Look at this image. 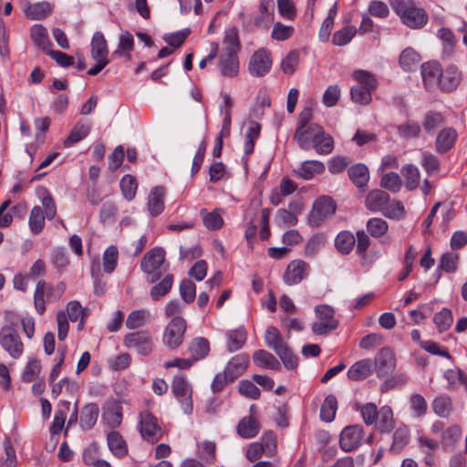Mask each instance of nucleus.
<instances>
[{"label":"nucleus","mask_w":467,"mask_h":467,"mask_svg":"<svg viewBox=\"0 0 467 467\" xmlns=\"http://www.w3.org/2000/svg\"><path fill=\"white\" fill-rule=\"evenodd\" d=\"M452 321L453 318L451 311L448 308H442L433 317V322L437 326L440 332L448 330L451 327Z\"/></svg>","instance_id":"obj_59"},{"label":"nucleus","mask_w":467,"mask_h":467,"mask_svg":"<svg viewBox=\"0 0 467 467\" xmlns=\"http://www.w3.org/2000/svg\"><path fill=\"white\" fill-rule=\"evenodd\" d=\"M247 334L244 328L239 327L227 333V348L234 352L242 348L246 341Z\"/></svg>","instance_id":"obj_38"},{"label":"nucleus","mask_w":467,"mask_h":467,"mask_svg":"<svg viewBox=\"0 0 467 467\" xmlns=\"http://www.w3.org/2000/svg\"><path fill=\"white\" fill-rule=\"evenodd\" d=\"M16 322L10 320L8 325L0 329V344L13 358H19L24 353V344L16 329Z\"/></svg>","instance_id":"obj_6"},{"label":"nucleus","mask_w":467,"mask_h":467,"mask_svg":"<svg viewBox=\"0 0 467 467\" xmlns=\"http://www.w3.org/2000/svg\"><path fill=\"white\" fill-rule=\"evenodd\" d=\"M140 432L141 436L149 441H158L162 433L156 417L150 411L144 410L140 414Z\"/></svg>","instance_id":"obj_14"},{"label":"nucleus","mask_w":467,"mask_h":467,"mask_svg":"<svg viewBox=\"0 0 467 467\" xmlns=\"http://www.w3.org/2000/svg\"><path fill=\"white\" fill-rule=\"evenodd\" d=\"M389 202V195L382 190H373L366 197V207L372 212L384 211L385 206Z\"/></svg>","instance_id":"obj_24"},{"label":"nucleus","mask_w":467,"mask_h":467,"mask_svg":"<svg viewBox=\"0 0 467 467\" xmlns=\"http://www.w3.org/2000/svg\"><path fill=\"white\" fill-rule=\"evenodd\" d=\"M420 62V56L411 47L405 48L400 56V65L407 72L416 70Z\"/></svg>","instance_id":"obj_33"},{"label":"nucleus","mask_w":467,"mask_h":467,"mask_svg":"<svg viewBox=\"0 0 467 467\" xmlns=\"http://www.w3.org/2000/svg\"><path fill=\"white\" fill-rule=\"evenodd\" d=\"M240 43L238 32L235 27L228 28L223 38V48L220 56L218 67L223 77L234 78L239 69L237 51Z\"/></svg>","instance_id":"obj_1"},{"label":"nucleus","mask_w":467,"mask_h":467,"mask_svg":"<svg viewBox=\"0 0 467 467\" xmlns=\"http://www.w3.org/2000/svg\"><path fill=\"white\" fill-rule=\"evenodd\" d=\"M313 117L312 113V104L309 106H306L301 112L299 113L298 119H297V126L294 133V138H298L301 140V136L303 134V129L307 127L309 124H311Z\"/></svg>","instance_id":"obj_56"},{"label":"nucleus","mask_w":467,"mask_h":467,"mask_svg":"<svg viewBox=\"0 0 467 467\" xmlns=\"http://www.w3.org/2000/svg\"><path fill=\"white\" fill-rule=\"evenodd\" d=\"M421 129L415 121H407L398 127L399 135L406 140L418 138Z\"/></svg>","instance_id":"obj_63"},{"label":"nucleus","mask_w":467,"mask_h":467,"mask_svg":"<svg viewBox=\"0 0 467 467\" xmlns=\"http://www.w3.org/2000/svg\"><path fill=\"white\" fill-rule=\"evenodd\" d=\"M337 410V401L334 395L326 397L320 408V418L322 420L331 422L335 419Z\"/></svg>","instance_id":"obj_47"},{"label":"nucleus","mask_w":467,"mask_h":467,"mask_svg":"<svg viewBox=\"0 0 467 467\" xmlns=\"http://www.w3.org/2000/svg\"><path fill=\"white\" fill-rule=\"evenodd\" d=\"M149 318V312L147 310H135L132 311L127 317L126 327L129 329H134L142 327Z\"/></svg>","instance_id":"obj_61"},{"label":"nucleus","mask_w":467,"mask_h":467,"mask_svg":"<svg viewBox=\"0 0 467 467\" xmlns=\"http://www.w3.org/2000/svg\"><path fill=\"white\" fill-rule=\"evenodd\" d=\"M271 66L270 53L266 49H259L250 58L249 71L253 76L262 77L270 70Z\"/></svg>","instance_id":"obj_16"},{"label":"nucleus","mask_w":467,"mask_h":467,"mask_svg":"<svg viewBox=\"0 0 467 467\" xmlns=\"http://www.w3.org/2000/svg\"><path fill=\"white\" fill-rule=\"evenodd\" d=\"M382 213L389 219L400 220L405 216V209L400 201H393L385 206Z\"/></svg>","instance_id":"obj_64"},{"label":"nucleus","mask_w":467,"mask_h":467,"mask_svg":"<svg viewBox=\"0 0 467 467\" xmlns=\"http://www.w3.org/2000/svg\"><path fill=\"white\" fill-rule=\"evenodd\" d=\"M445 123V119L441 112L429 111L422 119L423 130L428 134H433L437 128Z\"/></svg>","instance_id":"obj_42"},{"label":"nucleus","mask_w":467,"mask_h":467,"mask_svg":"<svg viewBox=\"0 0 467 467\" xmlns=\"http://www.w3.org/2000/svg\"><path fill=\"white\" fill-rule=\"evenodd\" d=\"M124 345L129 348H134L142 356L150 355L153 348L152 338L147 331H137L126 335Z\"/></svg>","instance_id":"obj_13"},{"label":"nucleus","mask_w":467,"mask_h":467,"mask_svg":"<svg viewBox=\"0 0 467 467\" xmlns=\"http://www.w3.org/2000/svg\"><path fill=\"white\" fill-rule=\"evenodd\" d=\"M165 189L161 186L154 187L149 195L148 209L152 216L159 215L164 208L163 197Z\"/></svg>","instance_id":"obj_28"},{"label":"nucleus","mask_w":467,"mask_h":467,"mask_svg":"<svg viewBox=\"0 0 467 467\" xmlns=\"http://www.w3.org/2000/svg\"><path fill=\"white\" fill-rule=\"evenodd\" d=\"M374 423H376L377 429L380 432H390L395 427L391 408L389 406L381 407L379 410V413Z\"/></svg>","instance_id":"obj_26"},{"label":"nucleus","mask_w":467,"mask_h":467,"mask_svg":"<svg viewBox=\"0 0 467 467\" xmlns=\"http://www.w3.org/2000/svg\"><path fill=\"white\" fill-rule=\"evenodd\" d=\"M326 237L323 234L312 235L305 245V254L306 256L316 255L325 245Z\"/></svg>","instance_id":"obj_53"},{"label":"nucleus","mask_w":467,"mask_h":467,"mask_svg":"<svg viewBox=\"0 0 467 467\" xmlns=\"http://www.w3.org/2000/svg\"><path fill=\"white\" fill-rule=\"evenodd\" d=\"M402 185L400 175L396 172L381 173L380 186L391 192H398Z\"/></svg>","instance_id":"obj_50"},{"label":"nucleus","mask_w":467,"mask_h":467,"mask_svg":"<svg viewBox=\"0 0 467 467\" xmlns=\"http://www.w3.org/2000/svg\"><path fill=\"white\" fill-rule=\"evenodd\" d=\"M259 429V423L253 417H244L237 425V433L242 438L250 439L257 435Z\"/></svg>","instance_id":"obj_36"},{"label":"nucleus","mask_w":467,"mask_h":467,"mask_svg":"<svg viewBox=\"0 0 467 467\" xmlns=\"http://www.w3.org/2000/svg\"><path fill=\"white\" fill-rule=\"evenodd\" d=\"M309 265L303 260L290 262L285 271L283 280L287 285H294L300 283L308 275Z\"/></svg>","instance_id":"obj_15"},{"label":"nucleus","mask_w":467,"mask_h":467,"mask_svg":"<svg viewBox=\"0 0 467 467\" xmlns=\"http://www.w3.org/2000/svg\"><path fill=\"white\" fill-rule=\"evenodd\" d=\"M401 174L405 179V187L409 191L415 190L420 184V171L412 165L407 164L401 169Z\"/></svg>","instance_id":"obj_44"},{"label":"nucleus","mask_w":467,"mask_h":467,"mask_svg":"<svg viewBox=\"0 0 467 467\" xmlns=\"http://www.w3.org/2000/svg\"><path fill=\"white\" fill-rule=\"evenodd\" d=\"M316 127H321L317 123H311L307 127L303 129V134L301 136V140L298 138H294V140H296L298 144V146L305 150H307L311 148V145L313 144V140H316V135L314 132V130Z\"/></svg>","instance_id":"obj_55"},{"label":"nucleus","mask_w":467,"mask_h":467,"mask_svg":"<svg viewBox=\"0 0 467 467\" xmlns=\"http://www.w3.org/2000/svg\"><path fill=\"white\" fill-rule=\"evenodd\" d=\"M461 81V72L455 67H448L441 72L439 86L442 91L451 92L457 88Z\"/></svg>","instance_id":"obj_23"},{"label":"nucleus","mask_w":467,"mask_h":467,"mask_svg":"<svg viewBox=\"0 0 467 467\" xmlns=\"http://www.w3.org/2000/svg\"><path fill=\"white\" fill-rule=\"evenodd\" d=\"M357 30L354 26H345L334 33L332 43L337 47H343L348 44L356 35Z\"/></svg>","instance_id":"obj_57"},{"label":"nucleus","mask_w":467,"mask_h":467,"mask_svg":"<svg viewBox=\"0 0 467 467\" xmlns=\"http://www.w3.org/2000/svg\"><path fill=\"white\" fill-rule=\"evenodd\" d=\"M441 72V67L437 62H428L421 65L422 80L428 90H433L439 86Z\"/></svg>","instance_id":"obj_18"},{"label":"nucleus","mask_w":467,"mask_h":467,"mask_svg":"<svg viewBox=\"0 0 467 467\" xmlns=\"http://www.w3.org/2000/svg\"><path fill=\"white\" fill-rule=\"evenodd\" d=\"M372 367L373 363L369 358L358 360L348 368L347 376L350 380H363L371 374Z\"/></svg>","instance_id":"obj_22"},{"label":"nucleus","mask_w":467,"mask_h":467,"mask_svg":"<svg viewBox=\"0 0 467 467\" xmlns=\"http://www.w3.org/2000/svg\"><path fill=\"white\" fill-rule=\"evenodd\" d=\"M121 406L117 402H109L105 408L102 419L111 428H116L122 421Z\"/></svg>","instance_id":"obj_32"},{"label":"nucleus","mask_w":467,"mask_h":467,"mask_svg":"<svg viewBox=\"0 0 467 467\" xmlns=\"http://www.w3.org/2000/svg\"><path fill=\"white\" fill-rule=\"evenodd\" d=\"M374 367L379 378H385L392 374L396 368L394 351L389 347L380 348L375 356Z\"/></svg>","instance_id":"obj_12"},{"label":"nucleus","mask_w":467,"mask_h":467,"mask_svg":"<svg viewBox=\"0 0 467 467\" xmlns=\"http://www.w3.org/2000/svg\"><path fill=\"white\" fill-rule=\"evenodd\" d=\"M392 9L400 16L402 23L412 29L423 27L428 22L426 11L412 0H390Z\"/></svg>","instance_id":"obj_2"},{"label":"nucleus","mask_w":467,"mask_h":467,"mask_svg":"<svg viewBox=\"0 0 467 467\" xmlns=\"http://www.w3.org/2000/svg\"><path fill=\"white\" fill-rule=\"evenodd\" d=\"M388 229V223L381 218H371L367 222V230L374 238L384 236Z\"/></svg>","instance_id":"obj_51"},{"label":"nucleus","mask_w":467,"mask_h":467,"mask_svg":"<svg viewBox=\"0 0 467 467\" xmlns=\"http://www.w3.org/2000/svg\"><path fill=\"white\" fill-rule=\"evenodd\" d=\"M410 441V430L407 426H400L393 434V442L390 451L394 453L400 452Z\"/></svg>","instance_id":"obj_46"},{"label":"nucleus","mask_w":467,"mask_h":467,"mask_svg":"<svg viewBox=\"0 0 467 467\" xmlns=\"http://www.w3.org/2000/svg\"><path fill=\"white\" fill-rule=\"evenodd\" d=\"M107 41L101 32H96L91 40V57L93 59L108 60Z\"/></svg>","instance_id":"obj_31"},{"label":"nucleus","mask_w":467,"mask_h":467,"mask_svg":"<svg viewBox=\"0 0 467 467\" xmlns=\"http://www.w3.org/2000/svg\"><path fill=\"white\" fill-rule=\"evenodd\" d=\"M186 321L182 317H173L165 327L162 342L171 350L178 348L183 342Z\"/></svg>","instance_id":"obj_9"},{"label":"nucleus","mask_w":467,"mask_h":467,"mask_svg":"<svg viewBox=\"0 0 467 467\" xmlns=\"http://www.w3.org/2000/svg\"><path fill=\"white\" fill-rule=\"evenodd\" d=\"M324 170L325 165L323 162L318 161H306L297 168L296 172L301 178L310 180L316 174L323 172Z\"/></svg>","instance_id":"obj_35"},{"label":"nucleus","mask_w":467,"mask_h":467,"mask_svg":"<svg viewBox=\"0 0 467 467\" xmlns=\"http://www.w3.org/2000/svg\"><path fill=\"white\" fill-rule=\"evenodd\" d=\"M253 360L255 365L263 368L279 370L280 363L277 358L265 349L256 350L253 354Z\"/></svg>","instance_id":"obj_27"},{"label":"nucleus","mask_w":467,"mask_h":467,"mask_svg":"<svg viewBox=\"0 0 467 467\" xmlns=\"http://www.w3.org/2000/svg\"><path fill=\"white\" fill-rule=\"evenodd\" d=\"M107 442L109 451L118 458L128 454V446L123 437L115 431L108 433Z\"/></svg>","instance_id":"obj_25"},{"label":"nucleus","mask_w":467,"mask_h":467,"mask_svg":"<svg viewBox=\"0 0 467 467\" xmlns=\"http://www.w3.org/2000/svg\"><path fill=\"white\" fill-rule=\"evenodd\" d=\"M314 132L316 140H313L311 147H313L318 154L327 155L331 153L334 149V140L331 135L327 133L323 127H316Z\"/></svg>","instance_id":"obj_19"},{"label":"nucleus","mask_w":467,"mask_h":467,"mask_svg":"<svg viewBox=\"0 0 467 467\" xmlns=\"http://www.w3.org/2000/svg\"><path fill=\"white\" fill-rule=\"evenodd\" d=\"M119 252L116 246H109L103 254V268L106 273H112L117 265Z\"/></svg>","instance_id":"obj_62"},{"label":"nucleus","mask_w":467,"mask_h":467,"mask_svg":"<svg viewBox=\"0 0 467 467\" xmlns=\"http://www.w3.org/2000/svg\"><path fill=\"white\" fill-rule=\"evenodd\" d=\"M223 213V210L215 209L212 212H207L202 209L200 212V214L202 219V223L204 226L209 230H218L221 229L223 225V219L222 214Z\"/></svg>","instance_id":"obj_34"},{"label":"nucleus","mask_w":467,"mask_h":467,"mask_svg":"<svg viewBox=\"0 0 467 467\" xmlns=\"http://www.w3.org/2000/svg\"><path fill=\"white\" fill-rule=\"evenodd\" d=\"M248 363L249 357L245 354H239L232 358L223 371L228 375L230 381H234L246 370Z\"/></svg>","instance_id":"obj_21"},{"label":"nucleus","mask_w":467,"mask_h":467,"mask_svg":"<svg viewBox=\"0 0 467 467\" xmlns=\"http://www.w3.org/2000/svg\"><path fill=\"white\" fill-rule=\"evenodd\" d=\"M90 130V125L84 122H78L71 130L67 138L64 140L66 147H70L72 144L77 143L86 138Z\"/></svg>","instance_id":"obj_45"},{"label":"nucleus","mask_w":467,"mask_h":467,"mask_svg":"<svg viewBox=\"0 0 467 467\" xmlns=\"http://www.w3.org/2000/svg\"><path fill=\"white\" fill-rule=\"evenodd\" d=\"M317 320L312 324V332L316 335H326L335 330L338 322L335 318L333 307L327 305H319L315 307Z\"/></svg>","instance_id":"obj_7"},{"label":"nucleus","mask_w":467,"mask_h":467,"mask_svg":"<svg viewBox=\"0 0 467 467\" xmlns=\"http://www.w3.org/2000/svg\"><path fill=\"white\" fill-rule=\"evenodd\" d=\"M363 428L360 425L346 427L340 434V447L345 451H351L360 445Z\"/></svg>","instance_id":"obj_17"},{"label":"nucleus","mask_w":467,"mask_h":467,"mask_svg":"<svg viewBox=\"0 0 467 467\" xmlns=\"http://www.w3.org/2000/svg\"><path fill=\"white\" fill-rule=\"evenodd\" d=\"M356 243L355 236L352 233L344 231L340 232L335 240V245L341 254H349Z\"/></svg>","instance_id":"obj_48"},{"label":"nucleus","mask_w":467,"mask_h":467,"mask_svg":"<svg viewBox=\"0 0 467 467\" xmlns=\"http://www.w3.org/2000/svg\"><path fill=\"white\" fill-rule=\"evenodd\" d=\"M432 409L440 417H448L452 409L451 398L446 395L435 398L432 402Z\"/></svg>","instance_id":"obj_54"},{"label":"nucleus","mask_w":467,"mask_h":467,"mask_svg":"<svg viewBox=\"0 0 467 467\" xmlns=\"http://www.w3.org/2000/svg\"><path fill=\"white\" fill-rule=\"evenodd\" d=\"M137 182L135 177L126 174L120 181V188L124 198L128 201L132 200L136 195Z\"/></svg>","instance_id":"obj_60"},{"label":"nucleus","mask_w":467,"mask_h":467,"mask_svg":"<svg viewBox=\"0 0 467 467\" xmlns=\"http://www.w3.org/2000/svg\"><path fill=\"white\" fill-rule=\"evenodd\" d=\"M458 133L453 128H444L438 133L435 149L438 153H445L453 148Z\"/></svg>","instance_id":"obj_20"},{"label":"nucleus","mask_w":467,"mask_h":467,"mask_svg":"<svg viewBox=\"0 0 467 467\" xmlns=\"http://www.w3.org/2000/svg\"><path fill=\"white\" fill-rule=\"evenodd\" d=\"M164 262V251L161 248H153L147 252L143 256L140 267L149 274L148 281L155 283L160 279V274L155 272L161 267Z\"/></svg>","instance_id":"obj_11"},{"label":"nucleus","mask_w":467,"mask_h":467,"mask_svg":"<svg viewBox=\"0 0 467 467\" xmlns=\"http://www.w3.org/2000/svg\"><path fill=\"white\" fill-rule=\"evenodd\" d=\"M171 392L182 404V409L186 414L192 411V386L183 376L174 377L171 383Z\"/></svg>","instance_id":"obj_10"},{"label":"nucleus","mask_w":467,"mask_h":467,"mask_svg":"<svg viewBox=\"0 0 467 467\" xmlns=\"http://www.w3.org/2000/svg\"><path fill=\"white\" fill-rule=\"evenodd\" d=\"M173 284V275H167L159 284L155 285L150 290V296L153 300H159L167 295Z\"/></svg>","instance_id":"obj_52"},{"label":"nucleus","mask_w":467,"mask_h":467,"mask_svg":"<svg viewBox=\"0 0 467 467\" xmlns=\"http://www.w3.org/2000/svg\"><path fill=\"white\" fill-rule=\"evenodd\" d=\"M42 205L44 210L40 206H34L30 212L28 225L30 231L35 234L43 230L45 218L51 220L56 216V204L50 194L42 199Z\"/></svg>","instance_id":"obj_5"},{"label":"nucleus","mask_w":467,"mask_h":467,"mask_svg":"<svg viewBox=\"0 0 467 467\" xmlns=\"http://www.w3.org/2000/svg\"><path fill=\"white\" fill-rule=\"evenodd\" d=\"M348 176L353 183L359 188H363L369 180L368 169L361 163L353 165L348 169Z\"/></svg>","instance_id":"obj_37"},{"label":"nucleus","mask_w":467,"mask_h":467,"mask_svg":"<svg viewBox=\"0 0 467 467\" xmlns=\"http://www.w3.org/2000/svg\"><path fill=\"white\" fill-rule=\"evenodd\" d=\"M52 11V6L47 2L27 4L24 7L25 15L33 20H41L47 17Z\"/></svg>","instance_id":"obj_29"},{"label":"nucleus","mask_w":467,"mask_h":467,"mask_svg":"<svg viewBox=\"0 0 467 467\" xmlns=\"http://www.w3.org/2000/svg\"><path fill=\"white\" fill-rule=\"evenodd\" d=\"M354 78L358 81V84L353 86L350 89L351 99L361 105L369 104L372 99L371 91L377 87L376 78L365 70L355 71Z\"/></svg>","instance_id":"obj_4"},{"label":"nucleus","mask_w":467,"mask_h":467,"mask_svg":"<svg viewBox=\"0 0 467 467\" xmlns=\"http://www.w3.org/2000/svg\"><path fill=\"white\" fill-rule=\"evenodd\" d=\"M99 406L96 403L86 405L81 411L80 424L84 429H91L97 422L99 416Z\"/></svg>","instance_id":"obj_39"},{"label":"nucleus","mask_w":467,"mask_h":467,"mask_svg":"<svg viewBox=\"0 0 467 467\" xmlns=\"http://www.w3.org/2000/svg\"><path fill=\"white\" fill-rule=\"evenodd\" d=\"M134 39L133 36L128 32H123L119 38V49L114 54L119 56H125L130 57V52L133 49Z\"/></svg>","instance_id":"obj_58"},{"label":"nucleus","mask_w":467,"mask_h":467,"mask_svg":"<svg viewBox=\"0 0 467 467\" xmlns=\"http://www.w3.org/2000/svg\"><path fill=\"white\" fill-rule=\"evenodd\" d=\"M265 341L266 346L276 353L286 368L292 369L297 366V358L293 354L276 327H269L266 329Z\"/></svg>","instance_id":"obj_3"},{"label":"nucleus","mask_w":467,"mask_h":467,"mask_svg":"<svg viewBox=\"0 0 467 467\" xmlns=\"http://www.w3.org/2000/svg\"><path fill=\"white\" fill-rule=\"evenodd\" d=\"M336 203L331 197L322 196L312 206L307 217V223L312 227L320 226L330 215L336 212Z\"/></svg>","instance_id":"obj_8"},{"label":"nucleus","mask_w":467,"mask_h":467,"mask_svg":"<svg viewBox=\"0 0 467 467\" xmlns=\"http://www.w3.org/2000/svg\"><path fill=\"white\" fill-rule=\"evenodd\" d=\"M66 314L67 319L72 322H76L80 318L78 328L83 327V320L88 316V309L83 308L78 301H71L67 306Z\"/></svg>","instance_id":"obj_49"},{"label":"nucleus","mask_w":467,"mask_h":467,"mask_svg":"<svg viewBox=\"0 0 467 467\" xmlns=\"http://www.w3.org/2000/svg\"><path fill=\"white\" fill-rule=\"evenodd\" d=\"M337 13V3H334L328 11L327 18L323 21L318 36L322 42H327L334 26V20Z\"/></svg>","instance_id":"obj_43"},{"label":"nucleus","mask_w":467,"mask_h":467,"mask_svg":"<svg viewBox=\"0 0 467 467\" xmlns=\"http://www.w3.org/2000/svg\"><path fill=\"white\" fill-rule=\"evenodd\" d=\"M31 38L33 42L42 50L47 52L51 46L47 29L41 25H35L31 27Z\"/></svg>","instance_id":"obj_41"},{"label":"nucleus","mask_w":467,"mask_h":467,"mask_svg":"<svg viewBox=\"0 0 467 467\" xmlns=\"http://www.w3.org/2000/svg\"><path fill=\"white\" fill-rule=\"evenodd\" d=\"M274 7L273 0H262L259 5L260 15L254 19V25L268 27L273 21Z\"/></svg>","instance_id":"obj_30"},{"label":"nucleus","mask_w":467,"mask_h":467,"mask_svg":"<svg viewBox=\"0 0 467 467\" xmlns=\"http://www.w3.org/2000/svg\"><path fill=\"white\" fill-rule=\"evenodd\" d=\"M209 350V342L204 337L194 338L189 346V351L192 355V359L194 362L205 358L208 355Z\"/></svg>","instance_id":"obj_40"}]
</instances>
